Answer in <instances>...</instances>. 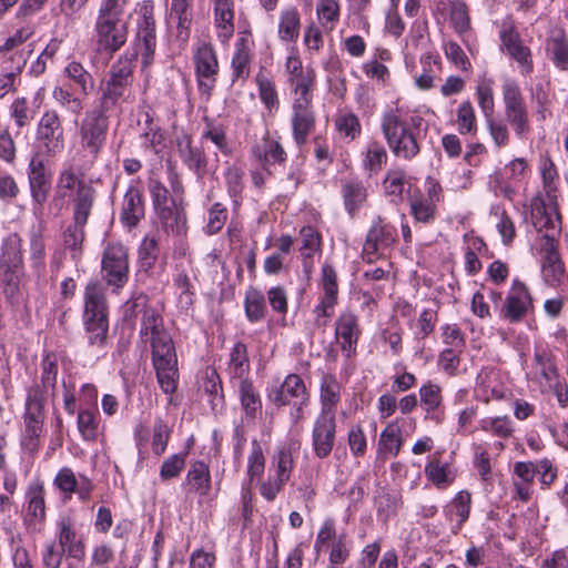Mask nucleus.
Masks as SVG:
<instances>
[{"instance_id": "f257e3e1", "label": "nucleus", "mask_w": 568, "mask_h": 568, "mask_svg": "<svg viewBox=\"0 0 568 568\" xmlns=\"http://www.w3.org/2000/svg\"><path fill=\"white\" fill-rule=\"evenodd\" d=\"M292 99L291 128L292 136L297 146L306 144L308 136L316 128L314 94L317 88V75L312 67L294 78H287Z\"/></svg>"}, {"instance_id": "f03ea898", "label": "nucleus", "mask_w": 568, "mask_h": 568, "mask_svg": "<svg viewBox=\"0 0 568 568\" xmlns=\"http://www.w3.org/2000/svg\"><path fill=\"white\" fill-rule=\"evenodd\" d=\"M130 0H100L94 21V39L99 50L119 51L126 42L129 22L125 11Z\"/></svg>"}, {"instance_id": "7ed1b4c3", "label": "nucleus", "mask_w": 568, "mask_h": 568, "mask_svg": "<svg viewBox=\"0 0 568 568\" xmlns=\"http://www.w3.org/2000/svg\"><path fill=\"white\" fill-rule=\"evenodd\" d=\"M82 320L89 345L103 348L109 332L108 304L98 280L90 281L84 287Z\"/></svg>"}, {"instance_id": "20e7f679", "label": "nucleus", "mask_w": 568, "mask_h": 568, "mask_svg": "<svg viewBox=\"0 0 568 568\" xmlns=\"http://www.w3.org/2000/svg\"><path fill=\"white\" fill-rule=\"evenodd\" d=\"M109 125L108 112L95 106L85 112L78 126V152L89 168L94 165L106 145Z\"/></svg>"}, {"instance_id": "39448f33", "label": "nucleus", "mask_w": 568, "mask_h": 568, "mask_svg": "<svg viewBox=\"0 0 568 568\" xmlns=\"http://www.w3.org/2000/svg\"><path fill=\"white\" fill-rule=\"evenodd\" d=\"M69 200L78 223H83L92 211L97 199L95 189L81 179L72 164H67L58 174L53 201Z\"/></svg>"}, {"instance_id": "423d86ee", "label": "nucleus", "mask_w": 568, "mask_h": 568, "mask_svg": "<svg viewBox=\"0 0 568 568\" xmlns=\"http://www.w3.org/2000/svg\"><path fill=\"white\" fill-rule=\"evenodd\" d=\"M192 61L197 90L210 99L220 72L217 53L209 38H200L192 45Z\"/></svg>"}, {"instance_id": "0eeeda50", "label": "nucleus", "mask_w": 568, "mask_h": 568, "mask_svg": "<svg viewBox=\"0 0 568 568\" xmlns=\"http://www.w3.org/2000/svg\"><path fill=\"white\" fill-rule=\"evenodd\" d=\"M152 365L161 390L173 395L179 385L178 356L171 335L152 345Z\"/></svg>"}, {"instance_id": "6e6552de", "label": "nucleus", "mask_w": 568, "mask_h": 568, "mask_svg": "<svg viewBox=\"0 0 568 568\" xmlns=\"http://www.w3.org/2000/svg\"><path fill=\"white\" fill-rule=\"evenodd\" d=\"M320 296L312 310V328L324 332L338 304V283L335 268L325 263L321 270Z\"/></svg>"}, {"instance_id": "1a4fd4ad", "label": "nucleus", "mask_w": 568, "mask_h": 568, "mask_svg": "<svg viewBox=\"0 0 568 568\" xmlns=\"http://www.w3.org/2000/svg\"><path fill=\"white\" fill-rule=\"evenodd\" d=\"M34 148L49 158H57L64 151L63 119L55 109H48L41 114L36 126Z\"/></svg>"}, {"instance_id": "9d476101", "label": "nucleus", "mask_w": 568, "mask_h": 568, "mask_svg": "<svg viewBox=\"0 0 568 568\" xmlns=\"http://www.w3.org/2000/svg\"><path fill=\"white\" fill-rule=\"evenodd\" d=\"M528 376L530 381L539 385L541 392H552L558 396L560 403L564 402V384L556 365L555 355L547 346L542 344L535 345L534 361Z\"/></svg>"}, {"instance_id": "9b49d317", "label": "nucleus", "mask_w": 568, "mask_h": 568, "mask_svg": "<svg viewBox=\"0 0 568 568\" xmlns=\"http://www.w3.org/2000/svg\"><path fill=\"white\" fill-rule=\"evenodd\" d=\"M267 398L276 407L293 406L296 410V419H300L303 409L310 403V393L300 375L288 374L280 385L268 389Z\"/></svg>"}, {"instance_id": "f8f14e48", "label": "nucleus", "mask_w": 568, "mask_h": 568, "mask_svg": "<svg viewBox=\"0 0 568 568\" xmlns=\"http://www.w3.org/2000/svg\"><path fill=\"white\" fill-rule=\"evenodd\" d=\"M103 281L113 287L122 288L129 280L128 251L121 243H109L103 251L101 261Z\"/></svg>"}, {"instance_id": "ddd939ff", "label": "nucleus", "mask_w": 568, "mask_h": 568, "mask_svg": "<svg viewBox=\"0 0 568 568\" xmlns=\"http://www.w3.org/2000/svg\"><path fill=\"white\" fill-rule=\"evenodd\" d=\"M532 223L537 230L535 247L541 255V261L560 256L559 242L556 239V234L559 232V216L537 209L532 213Z\"/></svg>"}, {"instance_id": "4468645a", "label": "nucleus", "mask_w": 568, "mask_h": 568, "mask_svg": "<svg viewBox=\"0 0 568 568\" xmlns=\"http://www.w3.org/2000/svg\"><path fill=\"white\" fill-rule=\"evenodd\" d=\"M126 306L132 313L142 312L139 337L144 345H152L170 336L162 315L156 310L146 306L145 296L134 298L126 303Z\"/></svg>"}, {"instance_id": "2eb2a0df", "label": "nucleus", "mask_w": 568, "mask_h": 568, "mask_svg": "<svg viewBox=\"0 0 568 568\" xmlns=\"http://www.w3.org/2000/svg\"><path fill=\"white\" fill-rule=\"evenodd\" d=\"M500 48L515 60L523 74H529L534 70L530 49L524 44L511 19L503 20L499 28Z\"/></svg>"}, {"instance_id": "dca6fc26", "label": "nucleus", "mask_w": 568, "mask_h": 568, "mask_svg": "<svg viewBox=\"0 0 568 568\" xmlns=\"http://www.w3.org/2000/svg\"><path fill=\"white\" fill-rule=\"evenodd\" d=\"M255 42L251 31H241L234 43L231 58V82L244 84L251 74V65L254 61Z\"/></svg>"}, {"instance_id": "f3484780", "label": "nucleus", "mask_w": 568, "mask_h": 568, "mask_svg": "<svg viewBox=\"0 0 568 568\" xmlns=\"http://www.w3.org/2000/svg\"><path fill=\"white\" fill-rule=\"evenodd\" d=\"M0 268L7 285H17L23 275L22 239L18 233H11L3 239Z\"/></svg>"}, {"instance_id": "a211bd4d", "label": "nucleus", "mask_w": 568, "mask_h": 568, "mask_svg": "<svg viewBox=\"0 0 568 568\" xmlns=\"http://www.w3.org/2000/svg\"><path fill=\"white\" fill-rule=\"evenodd\" d=\"M45 521V488L42 481H32L26 491L23 524L29 531L40 532L43 530Z\"/></svg>"}, {"instance_id": "6ab92c4d", "label": "nucleus", "mask_w": 568, "mask_h": 568, "mask_svg": "<svg viewBox=\"0 0 568 568\" xmlns=\"http://www.w3.org/2000/svg\"><path fill=\"white\" fill-rule=\"evenodd\" d=\"M250 155L267 174H272V166L285 165L287 161V153L280 139L273 138L268 133L251 146Z\"/></svg>"}, {"instance_id": "aec40b11", "label": "nucleus", "mask_w": 568, "mask_h": 568, "mask_svg": "<svg viewBox=\"0 0 568 568\" xmlns=\"http://www.w3.org/2000/svg\"><path fill=\"white\" fill-rule=\"evenodd\" d=\"M176 152L181 162L199 179L209 173V159L202 145H195L189 133L176 138Z\"/></svg>"}, {"instance_id": "412c9836", "label": "nucleus", "mask_w": 568, "mask_h": 568, "mask_svg": "<svg viewBox=\"0 0 568 568\" xmlns=\"http://www.w3.org/2000/svg\"><path fill=\"white\" fill-rule=\"evenodd\" d=\"M53 486L68 499L77 494L80 501L85 503L91 498L94 490L93 481L83 474L75 476L70 467H62L53 479Z\"/></svg>"}, {"instance_id": "4be33fe9", "label": "nucleus", "mask_w": 568, "mask_h": 568, "mask_svg": "<svg viewBox=\"0 0 568 568\" xmlns=\"http://www.w3.org/2000/svg\"><path fill=\"white\" fill-rule=\"evenodd\" d=\"M358 317L351 311H343L335 322V338L345 357L351 358L361 336Z\"/></svg>"}, {"instance_id": "5701e85b", "label": "nucleus", "mask_w": 568, "mask_h": 568, "mask_svg": "<svg viewBox=\"0 0 568 568\" xmlns=\"http://www.w3.org/2000/svg\"><path fill=\"white\" fill-rule=\"evenodd\" d=\"M144 214L145 205L140 181L132 180L121 204V223L128 229H133L144 217Z\"/></svg>"}, {"instance_id": "b1692460", "label": "nucleus", "mask_w": 568, "mask_h": 568, "mask_svg": "<svg viewBox=\"0 0 568 568\" xmlns=\"http://www.w3.org/2000/svg\"><path fill=\"white\" fill-rule=\"evenodd\" d=\"M336 418L317 416L312 429V448L314 455L324 459L328 457L335 445Z\"/></svg>"}, {"instance_id": "393cba45", "label": "nucleus", "mask_w": 568, "mask_h": 568, "mask_svg": "<svg viewBox=\"0 0 568 568\" xmlns=\"http://www.w3.org/2000/svg\"><path fill=\"white\" fill-rule=\"evenodd\" d=\"M133 45L130 51H136V55L140 53L143 67H148L153 60L156 37L154 20L146 12L143 13L138 22V32Z\"/></svg>"}, {"instance_id": "a878e982", "label": "nucleus", "mask_w": 568, "mask_h": 568, "mask_svg": "<svg viewBox=\"0 0 568 568\" xmlns=\"http://www.w3.org/2000/svg\"><path fill=\"white\" fill-rule=\"evenodd\" d=\"M532 307V300L527 286L519 282L514 281L510 291L506 297L505 306L503 308V316L510 322L520 321Z\"/></svg>"}, {"instance_id": "bb28decb", "label": "nucleus", "mask_w": 568, "mask_h": 568, "mask_svg": "<svg viewBox=\"0 0 568 568\" xmlns=\"http://www.w3.org/2000/svg\"><path fill=\"white\" fill-rule=\"evenodd\" d=\"M300 449L301 442L295 438H288L278 445L272 456L270 471L290 480Z\"/></svg>"}, {"instance_id": "cd10ccee", "label": "nucleus", "mask_w": 568, "mask_h": 568, "mask_svg": "<svg viewBox=\"0 0 568 568\" xmlns=\"http://www.w3.org/2000/svg\"><path fill=\"white\" fill-rule=\"evenodd\" d=\"M132 85L105 78L97 108L111 112L123 102H131Z\"/></svg>"}, {"instance_id": "c85d7f7f", "label": "nucleus", "mask_w": 568, "mask_h": 568, "mask_svg": "<svg viewBox=\"0 0 568 568\" xmlns=\"http://www.w3.org/2000/svg\"><path fill=\"white\" fill-rule=\"evenodd\" d=\"M212 3L215 34L225 45L234 34V0H212Z\"/></svg>"}, {"instance_id": "c756f323", "label": "nucleus", "mask_w": 568, "mask_h": 568, "mask_svg": "<svg viewBox=\"0 0 568 568\" xmlns=\"http://www.w3.org/2000/svg\"><path fill=\"white\" fill-rule=\"evenodd\" d=\"M59 374V358L54 352H44L40 362L39 382L28 389H37L41 395L53 396Z\"/></svg>"}, {"instance_id": "7c9ffc66", "label": "nucleus", "mask_w": 568, "mask_h": 568, "mask_svg": "<svg viewBox=\"0 0 568 568\" xmlns=\"http://www.w3.org/2000/svg\"><path fill=\"white\" fill-rule=\"evenodd\" d=\"M301 246L300 253L304 272L310 274L314 267V256L321 253L322 236L312 225H305L300 230Z\"/></svg>"}, {"instance_id": "2f4dec72", "label": "nucleus", "mask_w": 568, "mask_h": 568, "mask_svg": "<svg viewBox=\"0 0 568 568\" xmlns=\"http://www.w3.org/2000/svg\"><path fill=\"white\" fill-rule=\"evenodd\" d=\"M321 412L318 416L335 417L341 400V384L332 374L322 377L320 386Z\"/></svg>"}, {"instance_id": "473e14b6", "label": "nucleus", "mask_w": 568, "mask_h": 568, "mask_svg": "<svg viewBox=\"0 0 568 568\" xmlns=\"http://www.w3.org/2000/svg\"><path fill=\"white\" fill-rule=\"evenodd\" d=\"M301 13L295 6H285L278 13L277 37L286 43H295L301 31Z\"/></svg>"}, {"instance_id": "72a5a7b5", "label": "nucleus", "mask_w": 568, "mask_h": 568, "mask_svg": "<svg viewBox=\"0 0 568 568\" xmlns=\"http://www.w3.org/2000/svg\"><path fill=\"white\" fill-rule=\"evenodd\" d=\"M57 544L64 548L68 556L81 560L84 557V545L77 538V532L70 518H62L58 523Z\"/></svg>"}, {"instance_id": "f704fd0d", "label": "nucleus", "mask_w": 568, "mask_h": 568, "mask_svg": "<svg viewBox=\"0 0 568 568\" xmlns=\"http://www.w3.org/2000/svg\"><path fill=\"white\" fill-rule=\"evenodd\" d=\"M419 152V146L412 131L393 119V153L404 159H412Z\"/></svg>"}, {"instance_id": "c9c22d12", "label": "nucleus", "mask_w": 568, "mask_h": 568, "mask_svg": "<svg viewBox=\"0 0 568 568\" xmlns=\"http://www.w3.org/2000/svg\"><path fill=\"white\" fill-rule=\"evenodd\" d=\"M185 484L190 493L197 494L201 497L207 496L211 490L209 465L203 460L192 463L186 473Z\"/></svg>"}, {"instance_id": "e433bc0d", "label": "nucleus", "mask_w": 568, "mask_h": 568, "mask_svg": "<svg viewBox=\"0 0 568 568\" xmlns=\"http://www.w3.org/2000/svg\"><path fill=\"white\" fill-rule=\"evenodd\" d=\"M333 124L338 136L347 142L356 140L362 134L361 121L349 109H338L334 115Z\"/></svg>"}, {"instance_id": "4c0bfd02", "label": "nucleus", "mask_w": 568, "mask_h": 568, "mask_svg": "<svg viewBox=\"0 0 568 568\" xmlns=\"http://www.w3.org/2000/svg\"><path fill=\"white\" fill-rule=\"evenodd\" d=\"M158 217L166 231L175 232L176 234L185 233L186 215L184 210L171 201L169 205H161L154 209Z\"/></svg>"}, {"instance_id": "58836bf2", "label": "nucleus", "mask_w": 568, "mask_h": 568, "mask_svg": "<svg viewBox=\"0 0 568 568\" xmlns=\"http://www.w3.org/2000/svg\"><path fill=\"white\" fill-rule=\"evenodd\" d=\"M234 385L237 387L241 407L245 416L255 419L262 413V399L252 381L242 379Z\"/></svg>"}, {"instance_id": "ea45409f", "label": "nucleus", "mask_w": 568, "mask_h": 568, "mask_svg": "<svg viewBox=\"0 0 568 568\" xmlns=\"http://www.w3.org/2000/svg\"><path fill=\"white\" fill-rule=\"evenodd\" d=\"M205 125L201 133V141L212 142L219 152L225 156L233 153L232 144L227 138V126L223 123H216L207 118L204 119Z\"/></svg>"}, {"instance_id": "a19ab883", "label": "nucleus", "mask_w": 568, "mask_h": 568, "mask_svg": "<svg viewBox=\"0 0 568 568\" xmlns=\"http://www.w3.org/2000/svg\"><path fill=\"white\" fill-rule=\"evenodd\" d=\"M546 51L556 68L568 71V39L562 30H557L546 41Z\"/></svg>"}, {"instance_id": "79ce46f5", "label": "nucleus", "mask_w": 568, "mask_h": 568, "mask_svg": "<svg viewBox=\"0 0 568 568\" xmlns=\"http://www.w3.org/2000/svg\"><path fill=\"white\" fill-rule=\"evenodd\" d=\"M243 306L250 323L256 324L265 320L267 314L265 295L258 288L250 286L246 290Z\"/></svg>"}, {"instance_id": "37998d69", "label": "nucleus", "mask_w": 568, "mask_h": 568, "mask_svg": "<svg viewBox=\"0 0 568 568\" xmlns=\"http://www.w3.org/2000/svg\"><path fill=\"white\" fill-rule=\"evenodd\" d=\"M227 371L234 384L242 379H248L250 359L247 347L244 343L237 342L232 347Z\"/></svg>"}, {"instance_id": "c03bdc74", "label": "nucleus", "mask_w": 568, "mask_h": 568, "mask_svg": "<svg viewBox=\"0 0 568 568\" xmlns=\"http://www.w3.org/2000/svg\"><path fill=\"white\" fill-rule=\"evenodd\" d=\"M341 192L345 210L351 216H354L367 197L363 182L357 179L347 180L343 182Z\"/></svg>"}, {"instance_id": "a18cd8bd", "label": "nucleus", "mask_w": 568, "mask_h": 568, "mask_svg": "<svg viewBox=\"0 0 568 568\" xmlns=\"http://www.w3.org/2000/svg\"><path fill=\"white\" fill-rule=\"evenodd\" d=\"M244 174V170L235 163L229 164L223 172L226 192L234 209L239 207L243 200Z\"/></svg>"}, {"instance_id": "49530a36", "label": "nucleus", "mask_w": 568, "mask_h": 568, "mask_svg": "<svg viewBox=\"0 0 568 568\" xmlns=\"http://www.w3.org/2000/svg\"><path fill=\"white\" fill-rule=\"evenodd\" d=\"M136 51L128 49L108 71L106 78L133 85Z\"/></svg>"}, {"instance_id": "de8ad7c7", "label": "nucleus", "mask_w": 568, "mask_h": 568, "mask_svg": "<svg viewBox=\"0 0 568 568\" xmlns=\"http://www.w3.org/2000/svg\"><path fill=\"white\" fill-rule=\"evenodd\" d=\"M255 83L258 90V97L265 110L274 114L280 109V99L273 79L264 72H258L255 77Z\"/></svg>"}, {"instance_id": "09e8293b", "label": "nucleus", "mask_w": 568, "mask_h": 568, "mask_svg": "<svg viewBox=\"0 0 568 568\" xmlns=\"http://www.w3.org/2000/svg\"><path fill=\"white\" fill-rule=\"evenodd\" d=\"M33 209H41L45 203L52 181V173H27Z\"/></svg>"}, {"instance_id": "8fccbe9b", "label": "nucleus", "mask_w": 568, "mask_h": 568, "mask_svg": "<svg viewBox=\"0 0 568 568\" xmlns=\"http://www.w3.org/2000/svg\"><path fill=\"white\" fill-rule=\"evenodd\" d=\"M388 160L385 146L377 140L372 139L366 145V153L363 160V168L369 176L377 174Z\"/></svg>"}, {"instance_id": "3c124183", "label": "nucleus", "mask_w": 568, "mask_h": 568, "mask_svg": "<svg viewBox=\"0 0 568 568\" xmlns=\"http://www.w3.org/2000/svg\"><path fill=\"white\" fill-rule=\"evenodd\" d=\"M142 146L153 154H160L165 144V138L162 129L154 123L152 116L146 113L145 130L141 134Z\"/></svg>"}, {"instance_id": "603ef678", "label": "nucleus", "mask_w": 568, "mask_h": 568, "mask_svg": "<svg viewBox=\"0 0 568 568\" xmlns=\"http://www.w3.org/2000/svg\"><path fill=\"white\" fill-rule=\"evenodd\" d=\"M77 424L83 440L94 442L98 438L99 420L97 408H80Z\"/></svg>"}, {"instance_id": "864d4df0", "label": "nucleus", "mask_w": 568, "mask_h": 568, "mask_svg": "<svg viewBox=\"0 0 568 568\" xmlns=\"http://www.w3.org/2000/svg\"><path fill=\"white\" fill-rule=\"evenodd\" d=\"M316 16L320 24L328 31L335 29L339 21L338 0H317Z\"/></svg>"}, {"instance_id": "5fc2aeb1", "label": "nucleus", "mask_w": 568, "mask_h": 568, "mask_svg": "<svg viewBox=\"0 0 568 568\" xmlns=\"http://www.w3.org/2000/svg\"><path fill=\"white\" fill-rule=\"evenodd\" d=\"M63 72L68 79L80 88L82 94L89 95L91 93L94 88V80L92 74L81 63L71 61L67 64Z\"/></svg>"}, {"instance_id": "6e6d98bb", "label": "nucleus", "mask_w": 568, "mask_h": 568, "mask_svg": "<svg viewBox=\"0 0 568 568\" xmlns=\"http://www.w3.org/2000/svg\"><path fill=\"white\" fill-rule=\"evenodd\" d=\"M539 172L542 181V189L547 196L556 197L559 174L552 160L548 155H541L539 160Z\"/></svg>"}, {"instance_id": "4d7b16f0", "label": "nucleus", "mask_w": 568, "mask_h": 568, "mask_svg": "<svg viewBox=\"0 0 568 568\" xmlns=\"http://www.w3.org/2000/svg\"><path fill=\"white\" fill-rule=\"evenodd\" d=\"M480 429L491 435L507 439L513 436L514 424L508 416L485 417L479 422Z\"/></svg>"}, {"instance_id": "13d9d810", "label": "nucleus", "mask_w": 568, "mask_h": 568, "mask_svg": "<svg viewBox=\"0 0 568 568\" xmlns=\"http://www.w3.org/2000/svg\"><path fill=\"white\" fill-rule=\"evenodd\" d=\"M265 470V456L261 443L252 439L251 449L247 456L246 475L252 483L256 478H261Z\"/></svg>"}, {"instance_id": "bf43d9fd", "label": "nucleus", "mask_w": 568, "mask_h": 568, "mask_svg": "<svg viewBox=\"0 0 568 568\" xmlns=\"http://www.w3.org/2000/svg\"><path fill=\"white\" fill-rule=\"evenodd\" d=\"M229 217L227 207L221 203L215 202L207 209L206 224L204 232L207 235H215L222 231Z\"/></svg>"}, {"instance_id": "052dcab7", "label": "nucleus", "mask_w": 568, "mask_h": 568, "mask_svg": "<svg viewBox=\"0 0 568 568\" xmlns=\"http://www.w3.org/2000/svg\"><path fill=\"white\" fill-rule=\"evenodd\" d=\"M203 392L213 410L223 407L224 396L222 383L215 371H211L210 374H206V378L203 383Z\"/></svg>"}, {"instance_id": "680f3d73", "label": "nucleus", "mask_w": 568, "mask_h": 568, "mask_svg": "<svg viewBox=\"0 0 568 568\" xmlns=\"http://www.w3.org/2000/svg\"><path fill=\"white\" fill-rule=\"evenodd\" d=\"M457 130L460 134H476L477 119L475 109L469 101H464L457 109Z\"/></svg>"}, {"instance_id": "e2e57ef3", "label": "nucleus", "mask_w": 568, "mask_h": 568, "mask_svg": "<svg viewBox=\"0 0 568 568\" xmlns=\"http://www.w3.org/2000/svg\"><path fill=\"white\" fill-rule=\"evenodd\" d=\"M52 98L61 108L75 115H79L84 108L83 101L79 97H75L69 89L61 85L53 88Z\"/></svg>"}, {"instance_id": "0e129e2a", "label": "nucleus", "mask_w": 568, "mask_h": 568, "mask_svg": "<svg viewBox=\"0 0 568 568\" xmlns=\"http://www.w3.org/2000/svg\"><path fill=\"white\" fill-rule=\"evenodd\" d=\"M49 396L41 395L37 389H28L26 398L24 419L44 420V405Z\"/></svg>"}, {"instance_id": "69168bd1", "label": "nucleus", "mask_w": 568, "mask_h": 568, "mask_svg": "<svg viewBox=\"0 0 568 568\" xmlns=\"http://www.w3.org/2000/svg\"><path fill=\"white\" fill-rule=\"evenodd\" d=\"M494 81L483 78L476 87V97L478 104L486 118H490L494 113Z\"/></svg>"}, {"instance_id": "338daca9", "label": "nucleus", "mask_w": 568, "mask_h": 568, "mask_svg": "<svg viewBox=\"0 0 568 568\" xmlns=\"http://www.w3.org/2000/svg\"><path fill=\"white\" fill-rule=\"evenodd\" d=\"M541 273L548 284L554 286L561 284L566 274L560 256L541 261Z\"/></svg>"}, {"instance_id": "774afa93", "label": "nucleus", "mask_w": 568, "mask_h": 568, "mask_svg": "<svg viewBox=\"0 0 568 568\" xmlns=\"http://www.w3.org/2000/svg\"><path fill=\"white\" fill-rule=\"evenodd\" d=\"M67 551L55 540H49L41 550V562L44 568H60Z\"/></svg>"}]
</instances>
